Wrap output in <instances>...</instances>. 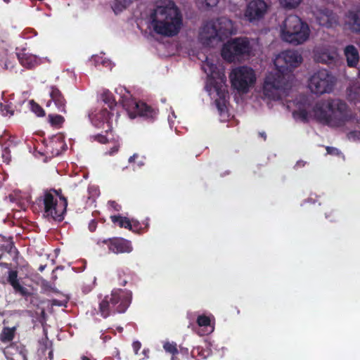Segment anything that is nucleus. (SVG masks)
<instances>
[{"mask_svg":"<svg viewBox=\"0 0 360 360\" xmlns=\"http://www.w3.org/2000/svg\"><path fill=\"white\" fill-rule=\"evenodd\" d=\"M7 282L12 286L14 292L19 294L24 297L25 301H30L32 303V298L36 295L33 292L30 291L28 288L20 285L18 278V271L16 270H9L8 272Z\"/></svg>","mask_w":360,"mask_h":360,"instance_id":"ddd939ff","label":"nucleus"},{"mask_svg":"<svg viewBox=\"0 0 360 360\" xmlns=\"http://www.w3.org/2000/svg\"><path fill=\"white\" fill-rule=\"evenodd\" d=\"M214 21L222 38L231 34L233 25L231 20L226 17H220Z\"/></svg>","mask_w":360,"mask_h":360,"instance_id":"a211bd4d","label":"nucleus"},{"mask_svg":"<svg viewBox=\"0 0 360 360\" xmlns=\"http://www.w3.org/2000/svg\"><path fill=\"white\" fill-rule=\"evenodd\" d=\"M101 98H102L103 101L108 105V107L110 110L113 109V108L115 106H116L117 103L115 101L114 96L108 90L105 91L102 94Z\"/></svg>","mask_w":360,"mask_h":360,"instance_id":"a878e982","label":"nucleus"},{"mask_svg":"<svg viewBox=\"0 0 360 360\" xmlns=\"http://www.w3.org/2000/svg\"><path fill=\"white\" fill-rule=\"evenodd\" d=\"M49 96L51 100L47 102L46 106L49 107L53 101L58 112L65 114L67 112V101L61 91L56 86L49 87Z\"/></svg>","mask_w":360,"mask_h":360,"instance_id":"dca6fc26","label":"nucleus"},{"mask_svg":"<svg viewBox=\"0 0 360 360\" xmlns=\"http://www.w3.org/2000/svg\"><path fill=\"white\" fill-rule=\"evenodd\" d=\"M132 293L129 290L113 289L111 294L105 296L99 304V313L105 319L112 314L124 313L131 302Z\"/></svg>","mask_w":360,"mask_h":360,"instance_id":"423d86ee","label":"nucleus"},{"mask_svg":"<svg viewBox=\"0 0 360 360\" xmlns=\"http://www.w3.org/2000/svg\"><path fill=\"white\" fill-rule=\"evenodd\" d=\"M117 150H118L117 147H114L113 150L112 152H110V154H112V153L117 152Z\"/></svg>","mask_w":360,"mask_h":360,"instance_id":"8fccbe9b","label":"nucleus"},{"mask_svg":"<svg viewBox=\"0 0 360 360\" xmlns=\"http://www.w3.org/2000/svg\"><path fill=\"white\" fill-rule=\"evenodd\" d=\"M325 216H326V219H330V214H328V212H326Z\"/></svg>","mask_w":360,"mask_h":360,"instance_id":"3c124183","label":"nucleus"},{"mask_svg":"<svg viewBox=\"0 0 360 360\" xmlns=\"http://www.w3.org/2000/svg\"><path fill=\"white\" fill-rule=\"evenodd\" d=\"M131 222L132 224V228H134L135 229V231L134 232H137L140 229L139 222L138 221H135V220H131Z\"/></svg>","mask_w":360,"mask_h":360,"instance_id":"37998d69","label":"nucleus"},{"mask_svg":"<svg viewBox=\"0 0 360 360\" xmlns=\"http://www.w3.org/2000/svg\"><path fill=\"white\" fill-rule=\"evenodd\" d=\"M100 117L103 119V121H108L110 119L111 113L106 109H103L100 112Z\"/></svg>","mask_w":360,"mask_h":360,"instance_id":"72a5a7b5","label":"nucleus"},{"mask_svg":"<svg viewBox=\"0 0 360 360\" xmlns=\"http://www.w3.org/2000/svg\"><path fill=\"white\" fill-rule=\"evenodd\" d=\"M203 70L208 76L205 89L210 93L212 89L214 90L218 96L214 101L215 105L218 110L223 112L226 109V98L228 94L225 85L226 77L224 73L219 72L217 65L210 62L207 58L203 65Z\"/></svg>","mask_w":360,"mask_h":360,"instance_id":"20e7f679","label":"nucleus"},{"mask_svg":"<svg viewBox=\"0 0 360 360\" xmlns=\"http://www.w3.org/2000/svg\"><path fill=\"white\" fill-rule=\"evenodd\" d=\"M149 18L154 32L165 37L176 36L183 23L181 13L172 0H167L164 5L162 2L157 4Z\"/></svg>","mask_w":360,"mask_h":360,"instance_id":"f03ea898","label":"nucleus"},{"mask_svg":"<svg viewBox=\"0 0 360 360\" xmlns=\"http://www.w3.org/2000/svg\"><path fill=\"white\" fill-rule=\"evenodd\" d=\"M163 348L167 352L172 355V360L176 359L175 355L179 354L177 345L176 342H166L163 345Z\"/></svg>","mask_w":360,"mask_h":360,"instance_id":"bb28decb","label":"nucleus"},{"mask_svg":"<svg viewBox=\"0 0 360 360\" xmlns=\"http://www.w3.org/2000/svg\"><path fill=\"white\" fill-rule=\"evenodd\" d=\"M302 0H279L281 5L285 8H296Z\"/></svg>","mask_w":360,"mask_h":360,"instance_id":"7c9ffc66","label":"nucleus"},{"mask_svg":"<svg viewBox=\"0 0 360 360\" xmlns=\"http://www.w3.org/2000/svg\"><path fill=\"white\" fill-rule=\"evenodd\" d=\"M133 0H123L124 7L129 6L131 3H132Z\"/></svg>","mask_w":360,"mask_h":360,"instance_id":"a18cd8bd","label":"nucleus"},{"mask_svg":"<svg viewBox=\"0 0 360 360\" xmlns=\"http://www.w3.org/2000/svg\"><path fill=\"white\" fill-rule=\"evenodd\" d=\"M344 55L348 67H357L359 62V53L358 49L354 45H347L344 49Z\"/></svg>","mask_w":360,"mask_h":360,"instance_id":"f3484780","label":"nucleus"},{"mask_svg":"<svg viewBox=\"0 0 360 360\" xmlns=\"http://www.w3.org/2000/svg\"><path fill=\"white\" fill-rule=\"evenodd\" d=\"M3 1H4L5 3H6V4H8V3L11 1V0H3Z\"/></svg>","mask_w":360,"mask_h":360,"instance_id":"4d7b16f0","label":"nucleus"},{"mask_svg":"<svg viewBox=\"0 0 360 360\" xmlns=\"http://www.w3.org/2000/svg\"><path fill=\"white\" fill-rule=\"evenodd\" d=\"M121 103L127 112L129 117L134 119L138 116L146 120H154L158 115V110L144 102L136 101L130 95L122 96Z\"/></svg>","mask_w":360,"mask_h":360,"instance_id":"1a4fd4ad","label":"nucleus"},{"mask_svg":"<svg viewBox=\"0 0 360 360\" xmlns=\"http://www.w3.org/2000/svg\"><path fill=\"white\" fill-rule=\"evenodd\" d=\"M350 30L356 34H360V8L350 11L348 15Z\"/></svg>","mask_w":360,"mask_h":360,"instance_id":"6ab92c4d","label":"nucleus"},{"mask_svg":"<svg viewBox=\"0 0 360 360\" xmlns=\"http://www.w3.org/2000/svg\"><path fill=\"white\" fill-rule=\"evenodd\" d=\"M10 145L5 143L2 146V153H1V158L4 162H6V164H9V162L11 160V150H10Z\"/></svg>","mask_w":360,"mask_h":360,"instance_id":"c756f323","label":"nucleus"},{"mask_svg":"<svg viewBox=\"0 0 360 360\" xmlns=\"http://www.w3.org/2000/svg\"><path fill=\"white\" fill-rule=\"evenodd\" d=\"M229 78L233 88L243 94L248 92L256 82L254 70L248 66H240L233 69Z\"/></svg>","mask_w":360,"mask_h":360,"instance_id":"6e6552de","label":"nucleus"},{"mask_svg":"<svg viewBox=\"0 0 360 360\" xmlns=\"http://www.w3.org/2000/svg\"><path fill=\"white\" fill-rule=\"evenodd\" d=\"M149 349H144L142 352V353L143 354V355L145 356L146 358H148V354H149Z\"/></svg>","mask_w":360,"mask_h":360,"instance_id":"c03bdc74","label":"nucleus"},{"mask_svg":"<svg viewBox=\"0 0 360 360\" xmlns=\"http://www.w3.org/2000/svg\"><path fill=\"white\" fill-rule=\"evenodd\" d=\"M330 221H334V219H330Z\"/></svg>","mask_w":360,"mask_h":360,"instance_id":"bf43d9fd","label":"nucleus"},{"mask_svg":"<svg viewBox=\"0 0 360 360\" xmlns=\"http://www.w3.org/2000/svg\"><path fill=\"white\" fill-rule=\"evenodd\" d=\"M82 360H90L87 356H83L82 357Z\"/></svg>","mask_w":360,"mask_h":360,"instance_id":"864d4df0","label":"nucleus"},{"mask_svg":"<svg viewBox=\"0 0 360 360\" xmlns=\"http://www.w3.org/2000/svg\"><path fill=\"white\" fill-rule=\"evenodd\" d=\"M2 238L4 241L6 242V243L1 245V250L8 252L11 255L15 257L18 254V250L15 247L13 237L9 236L6 238L4 236Z\"/></svg>","mask_w":360,"mask_h":360,"instance_id":"4be33fe9","label":"nucleus"},{"mask_svg":"<svg viewBox=\"0 0 360 360\" xmlns=\"http://www.w3.org/2000/svg\"><path fill=\"white\" fill-rule=\"evenodd\" d=\"M259 136L264 139V140L266 139V134L264 131L259 132Z\"/></svg>","mask_w":360,"mask_h":360,"instance_id":"49530a36","label":"nucleus"},{"mask_svg":"<svg viewBox=\"0 0 360 360\" xmlns=\"http://www.w3.org/2000/svg\"><path fill=\"white\" fill-rule=\"evenodd\" d=\"M335 77L327 70L315 72L309 79V88L313 94L321 95L330 93L335 84Z\"/></svg>","mask_w":360,"mask_h":360,"instance_id":"9d476101","label":"nucleus"},{"mask_svg":"<svg viewBox=\"0 0 360 360\" xmlns=\"http://www.w3.org/2000/svg\"><path fill=\"white\" fill-rule=\"evenodd\" d=\"M31 110L38 117H44L45 115L44 110L33 100L29 102Z\"/></svg>","mask_w":360,"mask_h":360,"instance_id":"c85d7f7f","label":"nucleus"},{"mask_svg":"<svg viewBox=\"0 0 360 360\" xmlns=\"http://www.w3.org/2000/svg\"><path fill=\"white\" fill-rule=\"evenodd\" d=\"M293 116L295 118L300 119L303 122H307L309 119V113L306 109H300L293 112Z\"/></svg>","mask_w":360,"mask_h":360,"instance_id":"2f4dec72","label":"nucleus"},{"mask_svg":"<svg viewBox=\"0 0 360 360\" xmlns=\"http://www.w3.org/2000/svg\"><path fill=\"white\" fill-rule=\"evenodd\" d=\"M132 347L135 354H138V352L141 347V343L139 341H134L132 344Z\"/></svg>","mask_w":360,"mask_h":360,"instance_id":"a19ab883","label":"nucleus"},{"mask_svg":"<svg viewBox=\"0 0 360 360\" xmlns=\"http://www.w3.org/2000/svg\"><path fill=\"white\" fill-rule=\"evenodd\" d=\"M137 158V155H134L132 156H131L129 158V162H133L134 161V159Z\"/></svg>","mask_w":360,"mask_h":360,"instance_id":"09e8293b","label":"nucleus"},{"mask_svg":"<svg viewBox=\"0 0 360 360\" xmlns=\"http://www.w3.org/2000/svg\"><path fill=\"white\" fill-rule=\"evenodd\" d=\"M14 108L15 105L8 100H4L3 102L0 103V110L4 116L13 115Z\"/></svg>","mask_w":360,"mask_h":360,"instance_id":"5701e85b","label":"nucleus"},{"mask_svg":"<svg viewBox=\"0 0 360 360\" xmlns=\"http://www.w3.org/2000/svg\"><path fill=\"white\" fill-rule=\"evenodd\" d=\"M310 34L307 22L296 15L287 16L281 26V36L283 41L298 45L306 41Z\"/></svg>","mask_w":360,"mask_h":360,"instance_id":"39448f33","label":"nucleus"},{"mask_svg":"<svg viewBox=\"0 0 360 360\" xmlns=\"http://www.w3.org/2000/svg\"><path fill=\"white\" fill-rule=\"evenodd\" d=\"M201 3H205L206 7L212 8L216 6L219 3V0H198Z\"/></svg>","mask_w":360,"mask_h":360,"instance_id":"c9c22d12","label":"nucleus"},{"mask_svg":"<svg viewBox=\"0 0 360 360\" xmlns=\"http://www.w3.org/2000/svg\"><path fill=\"white\" fill-rule=\"evenodd\" d=\"M127 283V281H123L122 283H120V285L122 286H124Z\"/></svg>","mask_w":360,"mask_h":360,"instance_id":"603ef678","label":"nucleus"},{"mask_svg":"<svg viewBox=\"0 0 360 360\" xmlns=\"http://www.w3.org/2000/svg\"><path fill=\"white\" fill-rule=\"evenodd\" d=\"M110 219L113 224H117L120 228H124L131 231H135V229L132 228L131 220L126 217L112 215L110 216Z\"/></svg>","mask_w":360,"mask_h":360,"instance_id":"412c9836","label":"nucleus"},{"mask_svg":"<svg viewBox=\"0 0 360 360\" xmlns=\"http://www.w3.org/2000/svg\"><path fill=\"white\" fill-rule=\"evenodd\" d=\"M44 266H41L39 268V270L40 271H42L44 270Z\"/></svg>","mask_w":360,"mask_h":360,"instance_id":"5fc2aeb1","label":"nucleus"},{"mask_svg":"<svg viewBox=\"0 0 360 360\" xmlns=\"http://www.w3.org/2000/svg\"><path fill=\"white\" fill-rule=\"evenodd\" d=\"M94 140L97 141L101 143H105L107 141V138L106 136L102 134H97L94 136Z\"/></svg>","mask_w":360,"mask_h":360,"instance_id":"58836bf2","label":"nucleus"},{"mask_svg":"<svg viewBox=\"0 0 360 360\" xmlns=\"http://www.w3.org/2000/svg\"><path fill=\"white\" fill-rule=\"evenodd\" d=\"M323 57H326L327 60L324 58V59L321 60V61L323 62V63H328V58H329L328 55L323 54Z\"/></svg>","mask_w":360,"mask_h":360,"instance_id":"de8ad7c7","label":"nucleus"},{"mask_svg":"<svg viewBox=\"0 0 360 360\" xmlns=\"http://www.w3.org/2000/svg\"><path fill=\"white\" fill-rule=\"evenodd\" d=\"M98 222L95 219L91 220L89 224V229L91 232H94L96 231L97 227Z\"/></svg>","mask_w":360,"mask_h":360,"instance_id":"ea45409f","label":"nucleus"},{"mask_svg":"<svg viewBox=\"0 0 360 360\" xmlns=\"http://www.w3.org/2000/svg\"><path fill=\"white\" fill-rule=\"evenodd\" d=\"M347 136L349 139L359 140L360 139V131L356 130L351 131Z\"/></svg>","mask_w":360,"mask_h":360,"instance_id":"f704fd0d","label":"nucleus"},{"mask_svg":"<svg viewBox=\"0 0 360 360\" xmlns=\"http://www.w3.org/2000/svg\"><path fill=\"white\" fill-rule=\"evenodd\" d=\"M108 245V250L115 254L129 253L133 250L131 241L123 238H111L99 240Z\"/></svg>","mask_w":360,"mask_h":360,"instance_id":"4468645a","label":"nucleus"},{"mask_svg":"<svg viewBox=\"0 0 360 360\" xmlns=\"http://www.w3.org/2000/svg\"><path fill=\"white\" fill-rule=\"evenodd\" d=\"M15 328H9V327H5L4 328L1 335H0V340L1 342L6 343L11 342L13 340L15 337Z\"/></svg>","mask_w":360,"mask_h":360,"instance_id":"b1692460","label":"nucleus"},{"mask_svg":"<svg viewBox=\"0 0 360 360\" xmlns=\"http://www.w3.org/2000/svg\"><path fill=\"white\" fill-rule=\"evenodd\" d=\"M20 63L25 68L31 69L37 64V58L34 56L22 52L17 53Z\"/></svg>","mask_w":360,"mask_h":360,"instance_id":"aec40b11","label":"nucleus"},{"mask_svg":"<svg viewBox=\"0 0 360 360\" xmlns=\"http://www.w3.org/2000/svg\"><path fill=\"white\" fill-rule=\"evenodd\" d=\"M250 52V43L246 38H235L228 41L222 47V58L231 63L238 56H243Z\"/></svg>","mask_w":360,"mask_h":360,"instance_id":"9b49d317","label":"nucleus"},{"mask_svg":"<svg viewBox=\"0 0 360 360\" xmlns=\"http://www.w3.org/2000/svg\"><path fill=\"white\" fill-rule=\"evenodd\" d=\"M209 355V351L203 349V347L198 346L193 349L191 351V356L193 357H200L205 359Z\"/></svg>","mask_w":360,"mask_h":360,"instance_id":"cd10ccee","label":"nucleus"},{"mask_svg":"<svg viewBox=\"0 0 360 360\" xmlns=\"http://www.w3.org/2000/svg\"><path fill=\"white\" fill-rule=\"evenodd\" d=\"M22 358H23V360H27V358L26 355H25V354L22 355Z\"/></svg>","mask_w":360,"mask_h":360,"instance_id":"6e6d98bb","label":"nucleus"},{"mask_svg":"<svg viewBox=\"0 0 360 360\" xmlns=\"http://www.w3.org/2000/svg\"><path fill=\"white\" fill-rule=\"evenodd\" d=\"M197 323L199 326H208L210 325V319L205 315H200L197 319Z\"/></svg>","mask_w":360,"mask_h":360,"instance_id":"473e14b6","label":"nucleus"},{"mask_svg":"<svg viewBox=\"0 0 360 360\" xmlns=\"http://www.w3.org/2000/svg\"><path fill=\"white\" fill-rule=\"evenodd\" d=\"M39 200L44 205V214L57 221L64 219L67 211L68 200L63 195L61 189H47Z\"/></svg>","mask_w":360,"mask_h":360,"instance_id":"0eeeda50","label":"nucleus"},{"mask_svg":"<svg viewBox=\"0 0 360 360\" xmlns=\"http://www.w3.org/2000/svg\"><path fill=\"white\" fill-rule=\"evenodd\" d=\"M108 204L116 212H120L122 209V206L114 200L109 201Z\"/></svg>","mask_w":360,"mask_h":360,"instance_id":"e433bc0d","label":"nucleus"},{"mask_svg":"<svg viewBox=\"0 0 360 360\" xmlns=\"http://www.w3.org/2000/svg\"><path fill=\"white\" fill-rule=\"evenodd\" d=\"M199 37L202 44L206 45L211 44L215 40L221 41L222 39L214 20H211L204 25L200 32Z\"/></svg>","mask_w":360,"mask_h":360,"instance_id":"2eb2a0df","label":"nucleus"},{"mask_svg":"<svg viewBox=\"0 0 360 360\" xmlns=\"http://www.w3.org/2000/svg\"><path fill=\"white\" fill-rule=\"evenodd\" d=\"M48 120L52 127L60 128L65 122V118L62 115L56 114H49Z\"/></svg>","mask_w":360,"mask_h":360,"instance_id":"393cba45","label":"nucleus"},{"mask_svg":"<svg viewBox=\"0 0 360 360\" xmlns=\"http://www.w3.org/2000/svg\"><path fill=\"white\" fill-rule=\"evenodd\" d=\"M269 8L264 0H251L246 6L244 17L250 22H257L262 20Z\"/></svg>","mask_w":360,"mask_h":360,"instance_id":"f8f14e48","label":"nucleus"},{"mask_svg":"<svg viewBox=\"0 0 360 360\" xmlns=\"http://www.w3.org/2000/svg\"><path fill=\"white\" fill-rule=\"evenodd\" d=\"M49 357H51V356H52V355H53V352H49Z\"/></svg>","mask_w":360,"mask_h":360,"instance_id":"13d9d810","label":"nucleus"},{"mask_svg":"<svg viewBox=\"0 0 360 360\" xmlns=\"http://www.w3.org/2000/svg\"><path fill=\"white\" fill-rule=\"evenodd\" d=\"M313 112L317 121L331 127H341L351 119L347 103L340 99L321 101Z\"/></svg>","mask_w":360,"mask_h":360,"instance_id":"7ed1b4c3","label":"nucleus"},{"mask_svg":"<svg viewBox=\"0 0 360 360\" xmlns=\"http://www.w3.org/2000/svg\"><path fill=\"white\" fill-rule=\"evenodd\" d=\"M327 153L330 155H338L339 150L338 148L331 146H326V148Z\"/></svg>","mask_w":360,"mask_h":360,"instance_id":"4c0bfd02","label":"nucleus"},{"mask_svg":"<svg viewBox=\"0 0 360 360\" xmlns=\"http://www.w3.org/2000/svg\"><path fill=\"white\" fill-rule=\"evenodd\" d=\"M302 61V56L294 50H287L280 53L274 60L276 71L269 72L263 84V94L269 99L281 98L279 91L286 86L285 75L292 72Z\"/></svg>","mask_w":360,"mask_h":360,"instance_id":"f257e3e1","label":"nucleus"},{"mask_svg":"<svg viewBox=\"0 0 360 360\" xmlns=\"http://www.w3.org/2000/svg\"><path fill=\"white\" fill-rule=\"evenodd\" d=\"M2 257H3V254H0V260L1 259ZM0 266L10 269L11 267V264L0 262Z\"/></svg>","mask_w":360,"mask_h":360,"instance_id":"79ce46f5","label":"nucleus"}]
</instances>
